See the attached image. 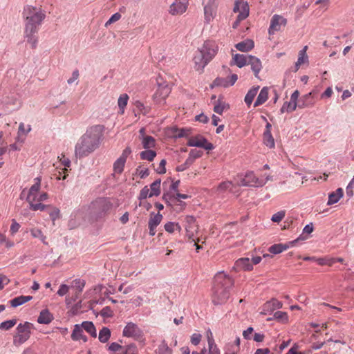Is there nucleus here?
Listing matches in <instances>:
<instances>
[{"label": "nucleus", "mask_w": 354, "mask_h": 354, "mask_svg": "<svg viewBox=\"0 0 354 354\" xmlns=\"http://www.w3.org/2000/svg\"><path fill=\"white\" fill-rule=\"evenodd\" d=\"M159 354H172L171 349L167 346L166 342L163 341L158 346Z\"/></svg>", "instance_id": "53"}, {"label": "nucleus", "mask_w": 354, "mask_h": 354, "mask_svg": "<svg viewBox=\"0 0 354 354\" xmlns=\"http://www.w3.org/2000/svg\"><path fill=\"white\" fill-rule=\"evenodd\" d=\"M208 346H209V354H220L219 349L217 348L214 343V340L210 333V336L207 337Z\"/></svg>", "instance_id": "42"}, {"label": "nucleus", "mask_w": 354, "mask_h": 354, "mask_svg": "<svg viewBox=\"0 0 354 354\" xmlns=\"http://www.w3.org/2000/svg\"><path fill=\"white\" fill-rule=\"evenodd\" d=\"M41 178H35V184L31 186L28 191L26 198L27 201L30 204V209L33 211H43L47 207L46 205L41 203L48 198V194L46 192H40Z\"/></svg>", "instance_id": "4"}, {"label": "nucleus", "mask_w": 354, "mask_h": 354, "mask_svg": "<svg viewBox=\"0 0 354 354\" xmlns=\"http://www.w3.org/2000/svg\"><path fill=\"white\" fill-rule=\"evenodd\" d=\"M299 96V93L298 91H295L290 97V100L292 101V103H293V106H291L290 111H295L297 108V100Z\"/></svg>", "instance_id": "61"}, {"label": "nucleus", "mask_w": 354, "mask_h": 354, "mask_svg": "<svg viewBox=\"0 0 354 354\" xmlns=\"http://www.w3.org/2000/svg\"><path fill=\"white\" fill-rule=\"evenodd\" d=\"M16 324H17L16 319L6 320L0 324V329L8 330L10 329L11 328H12Z\"/></svg>", "instance_id": "50"}, {"label": "nucleus", "mask_w": 354, "mask_h": 354, "mask_svg": "<svg viewBox=\"0 0 354 354\" xmlns=\"http://www.w3.org/2000/svg\"><path fill=\"white\" fill-rule=\"evenodd\" d=\"M71 338L74 341L83 340L84 342L87 341L86 337L83 333V329L79 324L75 325Z\"/></svg>", "instance_id": "28"}, {"label": "nucleus", "mask_w": 354, "mask_h": 354, "mask_svg": "<svg viewBox=\"0 0 354 354\" xmlns=\"http://www.w3.org/2000/svg\"><path fill=\"white\" fill-rule=\"evenodd\" d=\"M218 0H203L204 16L206 23L209 24L215 17Z\"/></svg>", "instance_id": "7"}, {"label": "nucleus", "mask_w": 354, "mask_h": 354, "mask_svg": "<svg viewBox=\"0 0 354 354\" xmlns=\"http://www.w3.org/2000/svg\"><path fill=\"white\" fill-rule=\"evenodd\" d=\"M128 100L129 96L126 93L120 95V96L118 98V104L121 111L122 114L124 113V108L127 105Z\"/></svg>", "instance_id": "43"}, {"label": "nucleus", "mask_w": 354, "mask_h": 354, "mask_svg": "<svg viewBox=\"0 0 354 354\" xmlns=\"http://www.w3.org/2000/svg\"><path fill=\"white\" fill-rule=\"evenodd\" d=\"M33 327V324L28 322L20 323L17 326L13 336V344L15 346H19L25 343L30 338Z\"/></svg>", "instance_id": "6"}, {"label": "nucleus", "mask_w": 354, "mask_h": 354, "mask_svg": "<svg viewBox=\"0 0 354 354\" xmlns=\"http://www.w3.org/2000/svg\"><path fill=\"white\" fill-rule=\"evenodd\" d=\"M218 50V46L215 41H205L194 53L193 57L194 69L202 73L205 67L216 56Z\"/></svg>", "instance_id": "3"}, {"label": "nucleus", "mask_w": 354, "mask_h": 354, "mask_svg": "<svg viewBox=\"0 0 354 354\" xmlns=\"http://www.w3.org/2000/svg\"><path fill=\"white\" fill-rule=\"evenodd\" d=\"M162 218V215L159 212L156 214H151L148 222L150 236H154L156 234V227L161 223Z\"/></svg>", "instance_id": "17"}, {"label": "nucleus", "mask_w": 354, "mask_h": 354, "mask_svg": "<svg viewBox=\"0 0 354 354\" xmlns=\"http://www.w3.org/2000/svg\"><path fill=\"white\" fill-rule=\"evenodd\" d=\"M233 268L237 272L251 271L253 270V266L249 258L243 257L236 261Z\"/></svg>", "instance_id": "16"}, {"label": "nucleus", "mask_w": 354, "mask_h": 354, "mask_svg": "<svg viewBox=\"0 0 354 354\" xmlns=\"http://www.w3.org/2000/svg\"><path fill=\"white\" fill-rule=\"evenodd\" d=\"M20 224L18 223L15 219L12 220V224L10 228V233L11 235L16 234L20 229Z\"/></svg>", "instance_id": "59"}, {"label": "nucleus", "mask_w": 354, "mask_h": 354, "mask_svg": "<svg viewBox=\"0 0 354 354\" xmlns=\"http://www.w3.org/2000/svg\"><path fill=\"white\" fill-rule=\"evenodd\" d=\"M171 88L167 84H158V88L153 94V100L156 104H161L168 97Z\"/></svg>", "instance_id": "12"}, {"label": "nucleus", "mask_w": 354, "mask_h": 354, "mask_svg": "<svg viewBox=\"0 0 354 354\" xmlns=\"http://www.w3.org/2000/svg\"><path fill=\"white\" fill-rule=\"evenodd\" d=\"M213 86L228 87L230 86V84H229L228 78L218 77L213 82Z\"/></svg>", "instance_id": "49"}, {"label": "nucleus", "mask_w": 354, "mask_h": 354, "mask_svg": "<svg viewBox=\"0 0 354 354\" xmlns=\"http://www.w3.org/2000/svg\"><path fill=\"white\" fill-rule=\"evenodd\" d=\"M229 297V292L227 289H216L212 295V301L214 304L225 303Z\"/></svg>", "instance_id": "18"}, {"label": "nucleus", "mask_w": 354, "mask_h": 354, "mask_svg": "<svg viewBox=\"0 0 354 354\" xmlns=\"http://www.w3.org/2000/svg\"><path fill=\"white\" fill-rule=\"evenodd\" d=\"M296 241H297L295 240V241H290L289 243H284V244L283 243L274 244L269 248L268 251L270 253H272L274 254L281 253L282 252L288 250L290 247L293 246Z\"/></svg>", "instance_id": "21"}, {"label": "nucleus", "mask_w": 354, "mask_h": 354, "mask_svg": "<svg viewBox=\"0 0 354 354\" xmlns=\"http://www.w3.org/2000/svg\"><path fill=\"white\" fill-rule=\"evenodd\" d=\"M31 131V126L27 125L26 127L23 122H21L19 126L18 136H26Z\"/></svg>", "instance_id": "51"}, {"label": "nucleus", "mask_w": 354, "mask_h": 354, "mask_svg": "<svg viewBox=\"0 0 354 354\" xmlns=\"http://www.w3.org/2000/svg\"><path fill=\"white\" fill-rule=\"evenodd\" d=\"M10 282V279L2 274H0V288H3L7 286Z\"/></svg>", "instance_id": "64"}, {"label": "nucleus", "mask_w": 354, "mask_h": 354, "mask_svg": "<svg viewBox=\"0 0 354 354\" xmlns=\"http://www.w3.org/2000/svg\"><path fill=\"white\" fill-rule=\"evenodd\" d=\"M71 290L72 291L69 292L68 295L66 297V302L68 305L80 301V297L82 295V289Z\"/></svg>", "instance_id": "23"}, {"label": "nucleus", "mask_w": 354, "mask_h": 354, "mask_svg": "<svg viewBox=\"0 0 354 354\" xmlns=\"http://www.w3.org/2000/svg\"><path fill=\"white\" fill-rule=\"evenodd\" d=\"M53 319V315L48 309L42 310L37 318V322L43 324H48Z\"/></svg>", "instance_id": "27"}, {"label": "nucleus", "mask_w": 354, "mask_h": 354, "mask_svg": "<svg viewBox=\"0 0 354 354\" xmlns=\"http://www.w3.org/2000/svg\"><path fill=\"white\" fill-rule=\"evenodd\" d=\"M307 8H308V6H306V5H303L300 7H297V10H296L297 17L300 18L303 15V14L304 13V12L306 10Z\"/></svg>", "instance_id": "63"}, {"label": "nucleus", "mask_w": 354, "mask_h": 354, "mask_svg": "<svg viewBox=\"0 0 354 354\" xmlns=\"http://www.w3.org/2000/svg\"><path fill=\"white\" fill-rule=\"evenodd\" d=\"M270 124L268 123L263 133V142L267 147L273 148L274 147V140L270 132Z\"/></svg>", "instance_id": "25"}, {"label": "nucleus", "mask_w": 354, "mask_h": 354, "mask_svg": "<svg viewBox=\"0 0 354 354\" xmlns=\"http://www.w3.org/2000/svg\"><path fill=\"white\" fill-rule=\"evenodd\" d=\"M234 183H233L232 181H224L221 183L216 188V192L218 193H223L227 190L230 192H232V189L234 187Z\"/></svg>", "instance_id": "34"}, {"label": "nucleus", "mask_w": 354, "mask_h": 354, "mask_svg": "<svg viewBox=\"0 0 354 354\" xmlns=\"http://www.w3.org/2000/svg\"><path fill=\"white\" fill-rule=\"evenodd\" d=\"M268 91L269 88L266 86L263 87L261 90L259 95L257 96V99L254 104V107L259 106L267 101L268 98Z\"/></svg>", "instance_id": "30"}, {"label": "nucleus", "mask_w": 354, "mask_h": 354, "mask_svg": "<svg viewBox=\"0 0 354 354\" xmlns=\"http://www.w3.org/2000/svg\"><path fill=\"white\" fill-rule=\"evenodd\" d=\"M126 161L124 160V158H119L113 165L114 171L118 174H121L124 169V164Z\"/></svg>", "instance_id": "47"}, {"label": "nucleus", "mask_w": 354, "mask_h": 354, "mask_svg": "<svg viewBox=\"0 0 354 354\" xmlns=\"http://www.w3.org/2000/svg\"><path fill=\"white\" fill-rule=\"evenodd\" d=\"M248 65H250L254 76L259 78V73L263 68L261 60L254 56L250 55Z\"/></svg>", "instance_id": "20"}, {"label": "nucleus", "mask_w": 354, "mask_h": 354, "mask_svg": "<svg viewBox=\"0 0 354 354\" xmlns=\"http://www.w3.org/2000/svg\"><path fill=\"white\" fill-rule=\"evenodd\" d=\"M214 281L217 287L230 288L234 286V280L223 272H218L214 277Z\"/></svg>", "instance_id": "14"}, {"label": "nucleus", "mask_w": 354, "mask_h": 354, "mask_svg": "<svg viewBox=\"0 0 354 354\" xmlns=\"http://www.w3.org/2000/svg\"><path fill=\"white\" fill-rule=\"evenodd\" d=\"M140 158L142 160H147L148 161H152L156 156V152L153 150H145L141 151L140 153Z\"/></svg>", "instance_id": "41"}, {"label": "nucleus", "mask_w": 354, "mask_h": 354, "mask_svg": "<svg viewBox=\"0 0 354 354\" xmlns=\"http://www.w3.org/2000/svg\"><path fill=\"white\" fill-rule=\"evenodd\" d=\"M123 346L120 345L118 343L113 342L109 346V350L113 351L115 354L117 353H122Z\"/></svg>", "instance_id": "57"}, {"label": "nucleus", "mask_w": 354, "mask_h": 354, "mask_svg": "<svg viewBox=\"0 0 354 354\" xmlns=\"http://www.w3.org/2000/svg\"><path fill=\"white\" fill-rule=\"evenodd\" d=\"M134 106V112L136 115L137 114L145 115L149 111V107L145 106L142 102L138 100L135 102Z\"/></svg>", "instance_id": "35"}, {"label": "nucleus", "mask_w": 354, "mask_h": 354, "mask_svg": "<svg viewBox=\"0 0 354 354\" xmlns=\"http://www.w3.org/2000/svg\"><path fill=\"white\" fill-rule=\"evenodd\" d=\"M287 24V19L281 15H274L271 19L268 28L269 35H274L276 32L280 31L282 27Z\"/></svg>", "instance_id": "9"}, {"label": "nucleus", "mask_w": 354, "mask_h": 354, "mask_svg": "<svg viewBox=\"0 0 354 354\" xmlns=\"http://www.w3.org/2000/svg\"><path fill=\"white\" fill-rule=\"evenodd\" d=\"M250 59V55H246L243 54H235L232 56V59L230 64H234L237 66L239 68H242L246 65H248V60Z\"/></svg>", "instance_id": "22"}, {"label": "nucleus", "mask_w": 354, "mask_h": 354, "mask_svg": "<svg viewBox=\"0 0 354 354\" xmlns=\"http://www.w3.org/2000/svg\"><path fill=\"white\" fill-rule=\"evenodd\" d=\"M30 232L32 237L37 238L41 241V242L44 244H47L46 241V236L43 234L42 231L40 229L37 227H32L30 229Z\"/></svg>", "instance_id": "37"}, {"label": "nucleus", "mask_w": 354, "mask_h": 354, "mask_svg": "<svg viewBox=\"0 0 354 354\" xmlns=\"http://www.w3.org/2000/svg\"><path fill=\"white\" fill-rule=\"evenodd\" d=\"M185 227L186 230V236L189 239L195 241L196 235L198 231V225L196 223V219L192 216H187L185 218Z\"/></svg>", "instance_id": "8"}, {"label": "nucleus", "mask_w": 354, "mask_h": 354, "mask_svg": "<svg viewBox=\"0 0 354 354\" xmlns=\"http://www.w3.org/2000/svg\"><path fill=\"white\" fill-rule=\"evenodd\" d=\"M100 314L104 318H109V317H113V310L109 306H106V307L103 308L101 310Z\"/></svg>", "instance_id": "54"}, {"label": "nucleus", "mask_w": 354, "mask_h": 354, "mask_svg": "<svg viewBox=\"0 0 354 354\" xmlns=\"http://www.w3.org/2000/svg\"><path fill=\"white\" fill-rule=\"evenodd\" d=\"M32 299V296H24L21 295L19 297H17L12 299H11L9 302L12 307L16 308L21 305H23L24 304L30 301Z\"/></svg>", "instance_id": "31"}, {"label": "nucleus", "mask_w": 354, "mask_h": 354, "mask_svg": "<svg viewBox=\"0 0 354 354\" xmlns=\"http://www.w3.org/2000/svg\"><path fill=\"white\" fill-rule=\"evenodd\" d=\"M142 145L144 149H151L155 147L156 140L150 136L141 138Z\"/></svg>", "instance_id": "39"}, {"label": "nucleus", "mask_w": 354, "mask_h": 354, "mask_svg": "<svg viewBox=\"0 0 354 354\" xmlns=\"http://www.w3.org/2000/svg\"><path fill=\"white\" fill-rule=\"evenodd\" d=\"M136 173L140 176L141 178H145L149 175V171L148 168L141 166L136 169Z\"/></svg>", "instance_id": "56"}, {"label": "nucleus", "mask_w": 354, "mask_h": 354, "mask_svg": "<svg viewBox=\"0 0 354 354\" xmlns=\"http://www.w3.org/2000/svg\"><path fill=\"white\" fill-rule=\"evenodd\" d=\"M254 46V41L252 39H245L236 44V48L241 52H248Z\"/></svg>", "instance_id": "29"}, {"label": "nucleus", "mask_w": 354, "mask_h": 354, "mask_svg": "<svg viewBox=\"0 0 354 354\" xmlns=\"http://www.w3.org/2000/svg\"><path fill=\"white\" fill-rule=\"evenodd\" d=\"M274 319L283 324L288 322V316L287 313L282 311H277L274 313Z\"/></svg>", "instance_id": "46"}, {"label": "nucleus", "mask_w": 354, "mask_h": 354, "mask_svg": "<svg viewBox=\"0 0 354 354\" xmlns=\"http://www.w3.org/2000/svg\"><path fill=\"white\" fill-rule=\"evenodd\" d=\"M307 46H304L302 50L299 52L298 59L295 63V71H297L301 65L308 62V57L306 55Z\"/></svg>", "instance_id": "26"}, {"label": "nucleus", "mask_w": 354, "mask_h": 354, "mask_svg": "<svg viewBox=\"0 0 354 354\" xmlns=\"http://www.w3.org/2000/svg\"><path fill=\"white\" fill-rule=\"evenodd\" d=\"M82 329L85 330L92 337H95L97 336L96 330L94 324L91 322H84L81 326Z\"/></svg>", "instance_id": "36"}, {"label": "nucleus", "mask_w": 354, "mask_h": 354, "mask_svg": "<svg viewBox=\"0 0 354 354\" xmlns=\"http://www.w3.org/2000/svg\"><path fill=\"white\" fill-rule=\"evenodd\" d=\"M104 127L95 125L90 127L75 145V156L79 158L88 156L99 147Z\"/></svg>", "instance_id": "2"}, {"label": "nucleus", "mask_w": 354, "mask_h": 354, "mask_svg": "<svg viewBox=\"0 0 354 354\" xmlns=\"http://www.w3.org/2000/svg\"><path fill=\"white\" fill-rule=\"evenodd\" d=\"M160 179H157L151 184L149 189L151 195L153 196H158L160 194Z\"/></svg>", "instance_id": "38"}, {"label": "nucleus", "mask_w": 354, "mask_h": 354, "mask_svg": "<svg viewBox=\"0 0 354 354\" xmlns=\"http://www.w3.org/2000/svg\"><path fill=\"white\" fill-rule=\"evenodd\" d=\"M234 12H239V19L244 20L249 15L250 8L247 1L245 0H236L234 3Z\"/></svg>", "instance_id": "11"}, {"label": "nucleus", "mask_w": 354, "mask_h": 354, "mask_svg": "<svg viewBox=\"0 0 354 354\" xmlns=\"http://www.w3.org/2000/svg\"><path fill=\"white\" fill-rule=\"evenodd\" d=\"M312 95H313V92H310L309 93L305 95L303 97V99H304L303 104L301 105L299 104V106L303 108V107H306V106H313L315 104V102L312 99Z\"/></svg>", "instance_id": "48"}, {"label": "nucleus", "mask_w": 354, "mask_h": 354, "mask_svg": "<svg viewBox=\"0 0 354 354\" xmlns=\"http://www.w3.org/2000/svg\"><path fill=\"white\" fill-rule=\"evenodd\" d=\"M165 230L169 233H173L174 231H181V227L178 223L168 222L165 225Z\"/></svg>", "instance_id": "44"}, {"label": "nucleus", "mask_w": 354, "mask_h": 354, "mask_svg": "<svg viewBox=\"0 0 354 354\" xmlns=\"http://www.w3.org/2000/svg\"><path fill=\"white\" fill-rule=\"evenodd\" d=\"M187 145L191 147H202L206 150H212L214 146L201 136H196L189 139Z\"/></svg>", "instance_id": "13"}, {"label": "nucleus", "mask_w": 354, "mask_h": 354, "mask_svg": "<svg viewBox=\"0 0 354 354\" xmlns=\"http://www.w3.org/2000/svg\"><path fill=\"white\" fill-rule=\"evenodd\" d=\"M229 109V106L222 100H218V103L214 105V111L216 113L221 115L223 112Z\"/></svg>", "instance_id": "45"}, {"label": "nucleus", "mask_w": 354, "mask_h": 354, "mask_svg": "<svg viewBox=\"0 0 354 354\" xmlns=\"http://www.w3.org/2000/svg\"><path fill=\"white\" fill-rule=\"evenodd\" d=\"M122 335L124 337L138 339L142 336V333L137 324L133 322H129L124 326Z\"/></svg>", "instance_id": "15"}, {"label": "nucleus", "mask_w": 354, "mask_h": 354, "mask_svg": "<svg viewBox=\"0 0 354 354\" xmlns=\"http://www.w3.org/2000/svg\"><path fill=\"white\" fill-rule=\"evenodd\" d=\"M165 165H166V160L163 159L160 162L159 165L156 169L157 173H158L160 174H165L166 172Z\"/></svg>", "instance_id": "62"}, {"label": "nucleus", "mask_w": 354, "mask_h": 354, "mask_svg": "<svg viewBox=\"0 0 354 354\" xmlns=\"http://www.w3.org/2000/svg\"><path fill=\"white\" fill-rule=\"evenodd\" d=\"M259 89V86H257L252 87L248 91V92L247 93L246 95L245 96V99H244L245 102L246 103V104L248 106L251 105V104L252 103V102L254 100V98L255 97V96L257 94Z\"/></svg>", "instance_id": "32"}, {"label": "nucleus", "mask_w": 354, "mask_h": 354, "mask_svg": "<svg viewBox=\"0 0 354 354\" xmlns=\"http://www.w3.org/2000/svg\"><path fill=\"white\" fill-rule=\"evenodd\" d=\"M111 337V330L106 327H103L99 333V340L101 342H106Z\"/></svg>", "instance_id": "40"}, {"label": "nucleus", "mask_w": 354, "mask_h": 354, "mask_svg": "<svg viewBox=\"0 0 354 354\" xmlns=\"http://www.w3.org/2000/svg\"><path fill=\"white\" fill-rule=\"evenodd\" d=\"M282 307V304L281 301H278L276 299H272L269 301H267L264 304L263 306V310L261 312L262 315H266L268 313L272 312L276 309H279Z\"/></svg>", "instance_id": "19"}, {"label": "nucleus", "mask_w": 354, "mask_h": 354, "mask_svg": "<svg viewBox=\"0 0 354 354\" xmlns=\"http://www.w3.org/2000/svg\"><path fill=\"white\" fill-rule=\"evenodd\" d=\"M86 285V281L83 279H76L71 283L72 288H84Z\"/></svg>", "instance_id": "60"}, {"label": "nucleus", "mask_w": 354, "mask_h": 354, "mask_svg": "<svg viewBox=\"0 0 354 354\" xmlns=\"http://www.w3.org/2000/svg\"><path fill=\"white\" fill-rule=\"evenodd\" d=\"M272 178L268 175L266 178H259L252 171L247 172L244 176L237 175L234 178V181L236 186H251V187H262L268 180H271Z\"/></svg>", "instance_id": "5"}, {"label": "nucleus", "mask_w": 354, "mask_h": 354, "mask_svg": "<svg viewBox=\"0 0 354 354\" xmlns=\"http://www.w3.org/2000/svg\"><path fill=\"white\" fill-rule=\"evenodd\" d=\"M344 196V191L342 188H338L335 192L328 194V205H332L337 203Z\"/></svg>", "instance_id": "24"}, {"label": "nucleus", "mask_w": 354, "mask_h": 354, "mask_svg": "<svg viewBox=\"0 0 354 354\" xmlns=\"http://www.w3.org/2000/svg\"><path fill=\"white\" fill-rule=\"evenodd\" d=\"M22 17L24 20V37L30 47L35 48L38 43L37 33L46 19V12L41 7L27 5L24 8Z\"/></svg>", "instance_id": "1"}, {"label": "nucleus", "mask_w": 354, "mask_h": 354, "mask_svg": "<svg viewBox=\"0 0 354 354\" xmlns=\"http://www.w3.org/2000/svg\"><path fill=\"white\" fill-rule=\"evenodd\" d=\"M147 197H153L152 195H151L150 189L147 186H145L140 192L138 199L142 201L144 199H146Z\"/></svg>", "instance_id": "52"}, {"label": "nucleus", "mask_w": 354, "mask_h": 354, "mask_svg": "<svg viewBox=\"0 0 354 354\" xmlns=\"http://www.w3.org/2000/svg\"><path fill=\"white\" fill-rule=\"evenodd\" d=\"M189 0H175L169 6V13L173 16L181 15L186 12Z\"/></svg>", "instance_id": "10"}, {"label": "nucleus", "mask_w": 354, "mask_h": 354, "mask_svg": "<svg viewBox=\"0 0 354 354\" xmlns=\"http://www.w3.org/2000/svg\"><path fill=\"white\" fill-rule=\"evenodd\" d=\"M285 214L284 211H279L272 215L271 220L272 222L279 223L285 217Z\"/></svg>", "instance_id": "55"}, {"label": "nucleus", "mask_w": 354, "mask_h": 354, "mask_svg": "<svg viewBox=\"0 0 354 354\" xmlns=\"http://www.w3.org/2000/svg\"><path fill=\"white\" fill-rule=\"evenodd\" d=\"M58 158L59 159V162H60L61 165L64 166V168L62 169V172L59 171L58 174H55V176H56V178L58 180H60L62 173L65 174L68 171L67 167H70L71 161L68 158L65 157V156L63 154H62L61 157L59 156Z\"/></svg>", "instance_id": "33"}, {"label": "nucleus", "mask_w": 354, "mask_h": 354, "mask_svg": "<svg viewBox=\"0 0 354 354\" xmlns=\"http://www.w3.org/2000/svg\"><path fill=\"white\" fill-rule=\"evenodd\" d=\"M121 15L118 12L113 14L110 19L105 23V26L108 27L111 24L119 21L121 19Z\"/></svg>", "instance_id": "58"}]
</instances>
